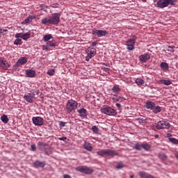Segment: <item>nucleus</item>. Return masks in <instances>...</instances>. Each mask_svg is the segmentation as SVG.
Returning <instances> with one entry per match:
<instances>
[{"label":"nucleus","mask_w":178,"mask_h":178,"mask_svg":"<svg viewBox=\"0 0 178 178\" xmlns=\"http://www.w3.org/2000/svg\"><path fill=\"white\" fill-rule=\"evenodd\" d=\"M134 175H131L130 176V178H134Z\"/></svg>","instance_id":"obj_53"},{"label":"nucleus","mask_w":178,"mask_h":178,"mask_svg":"<svg viewBox=\"0 0 178 178\" xmlns=\"http://www.w3.org/2000/svg\"><path fill=\"white\" fill-rule=\"evenodd\" d=\"M77 112L79 113L81 118H86L88 115V112L86 108H81V109H78Z\"/></svg>","instance_id":"obj_19"},{"label":"nucleus","mask_w":178,"mask_h":178,"mask_svg":"<svg viewBox=\"0 0 178 178\" xmlns=\"http://www.w3.org/2000/svg\"><path fill=\"white\" fill-rule=\"evenodd\" d=\"M76 170L87 175H90L92 174V172H94V170L92 168H90L89 166L86 165L76 166Z\"/></svg>","instance_id":"obj_7"},{"label":"nucleus","mask_w":178,"mask_h":178,"mask_svg":"<svg viewBox=\"0 0 178 178\" xmlns=\"http://www.w3.org/2000/svg\"><path fill=\"white\" fill-rule=\"evenodd\" d=\"M136 40L137 37H136V35H133L132 38L128 39V40H127L126 45L127 46V50H134V44H136Z\"/></svg>","instance_id":"obj_8"},{"label":"nucleus","mask_w":178,"mask_h":178,"mask_svg":"<svg viewBox=\"0 0 178 178\" xmlns=\"http://www.w3.org/2000/svg\"><path fill=\"white\" fill-rule=\"evenodd\" d=\"M121 89L118 86V85H115L113 88H112V91L113 92V93L115 94H118L120 93Z\"/></svg>","instance_id":"obj_26"},{"label":"nucleus","mask_w":178,"mask_h":178,"mask_svg":"<svg viewBox=\"0 0 178 178\" xmlns=\"http://www.w3.org/2000/svg\"><path fill=\"white\" fill-rule=\"evenodd\" d=\"M51 38H54V37L51 33H49L48 35H44L43 40H44V42H47V43H48V42H49V40H51Z\"/></svg>","instance_id":"obj_25"},{"label":"nucleus","mask_w":178,"mask_h":178,"mask_svg":"<svg viewBox=\"0 0 178 178\" xmlns=\"http://www.w3.org/2000/svg\"><path fill=\"white\" fill-rule=\"evenodd\" d=\"M160 67H161L163 71H168L169 70V65L168 63H164V62L161 63V64L160 65Z\"/></svg>","instance_id":"obj_24"},{"label":"nucleus","mask_w":178,"mask_h":178,"mask_svg":"<svg viewBox=\"0 0 178 178\" xmlns=\"http://www.w3.org/2000/svg\"><path fill=\"white\" fill-rule=\"evenodd\" d=\"M146 108L149 109L154 113V114H158V113L162 112V107L156 104L153 101H147Z\"/></svg>","instance_id":"obj_3"},{"label":"nucleus","mask_w":178,"mask_h":178,"mask_svg":"<svg viewBox=\"0 0 178 178\" xmlns=\"http://www.w3.org/2000/svg\"><path fill=\"white\" fill-rule=\"evenodd\" d=\"M166 136L168 137L169 140H170V138H172V134H167Z\"/></svg>","instance_id":"obj_49"},{"label":"nucleus","mask_w":178,"mask_h":178,"mask_svg":"<svg viewBox=\"0 0 178 178\" xmlns=\"http://www.w3.org/2000/svg\"><path fill=\"white\" fill-rule=\"evenodd\" d=\"M35 18L36 16L35 15H29L24 21L22 22V24H29V23H31L33 19H35Z\"/></svg>","instance_id":"obj_16"},{"label":"nucleus","mask_w":178,"mask_h":178,"mask_svg":"<svg viewBox=\"0 0 178 178\" xmlns=\"http://www.w3.org/2000/svg\"><path fill=\"white\" fill-rule=\"evenodd\" d=\"M115 106L121 109L122 108V106L120 104H115Z\"/></svg>","instance_id":"obj_48"},{"label":"nucleus","mask_w":178,"mask_h":178,"mask_svg":"<svg viewBox=\"0 0 178 178\" xmlns=\"http://www.w3.org/2000/svg\"><path fill=\"white\" fill-rule=\"evenodd\" d=\"M83 147L88 152H92L93 149L92 144L89 143L88 142H85Z\"/></svg>","instance_id":"obj_23"},{"label":"nucleus","mask_w":178,"mask_h":178,"mask_svg":"<svg viewBox=\"0 0 178 178\" xmlns=\"http://www.w3.org/2000/svg\"><path fill=\"white\" fill-rule=\"evenodd\" d=\"M47 45L48 47H56V44L55 42H54L53 41H50L47 42Z\"/></svg>","instance_id":"obj_40"},{"label":"nucleus","mask_w":178,"mask_h":178,"mask_svg":"<svg viewBox=\"0 0 178 178\" xmlns=\"http://www.w3.org/2000/svg\"><path fill=\"white\" fill-rule=\"evenodd\" d=\"M27 61L28 59L26 57H21L18 59V61H17L16 65L17 66H21V65L26 64Z\"/></svg>","instance_id":"obj_18"},{"label":"nucleus","mask_w":178,"mask_h":178,"mask_svg":"<svg viewBox=\"0 0 178 178\" xmlns=\"http://www.w3.org/2000/svg\"><path fill=\"white\" fill-rule=\"evenodd\" d=\"M174 46H168L167 50L169 52H175V49H174Z\"/></svg>","instance_id":"obj_37"},{"label":"nucleus","mask_w":178,"mask_h":178,"mask_svg":"<svg viewBox=\"0 0 178 178\" xmlns=\"http://www.w3.org/2000/svg\"><path fill=\"white\" fill-rule=\"evenodd\" d=\"M101 112L109 116L117 115L116 109H114V108L110 107V106H107L106 104H104V106H102Z\"/></svg>","instance_id":"obj_5"},{"label":"nucleus","mask_w":178,"mask_h":178,"mask_svg":"<svg viewBox=\"0 0 178 178\" xmlns=\"http://www.w3.org/2000/svg\"><path fill=\"white\" fill-rule=\"evenodd\" d=\"M121 99L120 97H117L115 96V97H113V100H115V101H120Z\"/></svg>","instance_id":"obj_47"},{"label":"nucleus","mask_w":178,"mask_h":178,"mask_svg":"<svg viewBox=\"0 0 178 178\" xmlns=\"http://www.w3.org/2000/svg\"><path fill=\"white\" fill-rule=\"evenodd\" d=\"M143 2H146L147 0H141Z\"/></svg>","instance_id":"obj_56"},{"label":"nucleus","mask_w":178,"mask_h":178,"mask_svg":"<svg viewBox=\"0 0 178 178\" xmlns=\"http://www.w3.org/2000/svg\"><path fill=\"white\" fill-rule=\"evenodd\" d=\"M64 178H72L70 175H64Z\"/></svg>","instance_id":"obj_51"},{"label":"nucleus","mask_w":178,"mask_h":178,"mask_svg":"<svg viewBox=\"0 0 178 178\" xmlns=\"http://www.w3.org/2000/svg\"><path fill=\"white\" fill-rule=\"evenodd\" d=\"M40 7H41V9H42V10H44V11H47V6H44V4H42L41 6H40Z\"/></svg>","instance_id":"obj_41"},{"label":"nucleus","mask_w":178,"mask_h":178,"mask_svg":"<svg viewBox=\"0 0 178 178\" xmlns=\"http://www.w3.org/2000/svg\"><path fill=\"white\" fill-rule=\"evenodd\" d=\"M33 165L35 168H44V166L46 165V163L40 162V161H35L33 163Z\"/></svg>","instance_id":"obj_20"},{"label":"nucleus","mask_w":178,"mask_h":178,"mask_svg":"<svg viewBox=\"0 0 178 178\" xmlns=\"http://www.w3.org/2000/svg\"><path fill=\"white\" fill-rule=\"evenodd\" d=\"M155 137L158 138V137H159V135L156 134V135H155Z\"/></svg>","instance_id":"obj_55"},{"label":"nucleus","mask_w":178,"mask_h":178,"mask_svg":"<svg viewBox=\"0 0 178 178\" xmlns=\"http://www.w3.org/2000/svg\"><path fill=\"white\" fill-rule=\"evenodd\" d=\"M60 13H52L51 16L42 18L41 22L42 24L44 25L58 24L60 23Z\"/></svg>","instance_id":"obj_1"},{"label":"nucleus","mask_w":178,"mask_h":178,"mask_svg":"<svg viewBox=\"0 0 178 178\" xmlns=\"http://www.w3.org/2000/svg\"><path fill=\"white\" fill-rule=\"evenodd\" d=\"M177 23H178V22H177Z\"/></svg>","instance_id":"obj_58"},{"label":"nucleus","mask_w":178,"mask_h":178,"mask_svg":"<svg viewBox=\"0 0 178 178\" xmlns=\"http://www.w3.org/2000/svg\"><path fill=\"white\" fill-rule=\"evenodd\" d=\"M32 121L35 126H42L44 123L43 118L40 116H34L32 118Z\"/></svg>","instance_id":"obj_10"},{"label":"nucleus","mask_w":178,"mask_h":178,"mask_svg":"<svg viewBox=\"0 0 178 178\" xmlns=\"http://www.w3.org/2000/svg\"><path fill=\"white\" fill-rule=\"evenodd\" d=\"M58 140H60V141H66L67 137H65V136L59 137Z\"/></svg>","instance_id":"obj_43"},{"label":"nucleus","mask_w":178,"mask_h":178,"mask_svg":"<svg viewBox=\"0 0 178 178\" xmlns=\"http://www.w3.org/2000/svg\"><path fill=\"white\" fill-rule=\"evenodd\" d=\"M159 159H162L163 161H165L168 159V156L165 154H159Z\"/></svg>","instance_id":"obj_35"},{"label":"nucleus","mask_w":178,"mask_h":178,"mask_svg":"<svg viewBox=\"0 0 178 178\" xmlns=\"http://www.w3.org/2000/svg\"><path fill=\"white\" fill-rule=\"evenodd\" d=\"M92 33L93 35H97V37H103L106 35L108 32L104 30H92Z\"/></svg>","instance_id":"obj_13"},{"label":"nucleus","mask_w":178,"mask_h":178,"mask_svg":"<svg viewBox=\"0 0 178 178\" xmlns=\"http://www.w3.org/2000/svg\"><path fill=\"white\" fill-rule=\"evenodd\" d=\"M31 37V32H27L26 33H22V40H27Z\"/></svg>","instance_id":"obj_28"},{"label":"nucleus","mask_w":178,"mask_h":178,"mask_svg":"<svg viewBox=\"0 0 178 178\" xmlns=\"http://www.w3.org/2000/svg\"><path fill=\"white\" fill-rule=\"evenodd\" d=\"M60 127H65L66 126V122H64L63 121H60L59 123Z\"/></svg>","instance_id":"obj_45"},{"label":"nucleus","mask_w":178,"mask_h":178,"mask_svg":"<svg viewBox=\"0 0 178 178\" xmlns=\"http://www.w3.org/2000/svg\"><path fill=\"white\" fill-rule=\"evenodd\" d=\"M0 67L3 70H8L10 67L8 60L4 57H0Z\"/></svg>","instance_id":"obj_11"},{"label":"nucleus","mask_w":178,"mask_h":178,"mask_svg":"<svg viewBox=\"0 0 178 178\" xmlns=\"http://www.w3.org/2000/svg\"><path fill=\"white\" fill-rule=\"evenodd\" d=\"M169 141L173 143V145H178V140L177 138L172 137V138H169Z\"/></svg>","instance_id":"obj_34"},{"label":"nucleus","mask_w":178,"mask_h":178,"mask_svg":"<svg viewBox=\"0 0 178 178\" xmlns=\"http://www.w3.org/2000/svg\"><path fill=\"white\" fill-rule=\"evenodd\" d=\"M15 37H16V38H23V33H16Z\"/></svg>","instance_id":"obj_42"},{"label":"nucleus","mask_w":178,"mask_h":178,"mask_svg":"<svg viewBox=\"0 0 178 178\" xmlns=\"http://www.w3.org/2000/svg\"><path fill=\"white\" fill-rule=\"evenodd\" d=\"M25 74L28 78H34L36 76V72L34 70H26Z\"/></svg>","instance_id":"obj_15"},{"label":"nucleus","mask_w":178,"mask_h":178,"mask_svg":"<svg viewBox=\"0 0 178 178\" xmlns=\"http://www.w3.org/2000/svg\"><path fill=\"white\" fill-rule=\"evenodd\" d=\"M160 83H163L167 86H169L170 85L172 84V81H170V80H165V79L160 80Z\"/></svg>","instance_id":"obj_29"},{"label":"nucleus","mask_w":178,"mask_h":178,"mask_svg":"<svg viewBox=\"0 0 178 178\" xmlns=\"http://www.w3.org/2000/svg\"><path fill=\"white\" fill-rule=\"evenodd\" d=\"M143 148L145 149L146 152H149L151 149V145L148 143H143Z\"/></svg>","instance_id":"obj_27"},{"label":"nucleus","mask_w":178,"mask_h":178,"mask_svg":"<svg viewBox=\"0 0 178 178\" xmlns=\"http://www.w3.org/2000/svg\"><path fill=\"white\" fill-rule=\"evenodd\" d=\"M109 68L106 67V72L108 71Z\"/></svg>","instance_id":"obj_54"},{"label":"nucleus","mask_w":178,"mask_h":178,"mask_svg":"<svg viewBox=\"0 0 178 178\" xmlns=\"http://www.w3.org/2000/svg\"><path fill=\"white\" fill-rule=\"evenodd\" d=\"M135 83L138 85V86L141 87V86H143L145 81L143 79L137 78L135 79Z\"/></svg>","instance_id":"obj_22"},{"label":"nucleus","mask_w":178,"mask_h":178,"mask_svg":"<svg viewBox=\"0 0 178 178\" xmlns=\"http://www.w3.org/2000/svg\"><path fill=\"white\" fill-rule=\"evenodd\" d=\"M97 42H92L91 44V47H95L97 45Z\"/></svg>","instance_id":"obj_50"},{"label":"nucleus","mask_w":178,"mask_h":178,"mask_svg":"<svg viewBox=\"0 0 178 178\" xmlns=\"http://www.w3.org/2000/svg\"><path fill=\"white\" fill-rule=\"evenodd\" d=\"M43 50H49V45L47 42L46 45H43Z\"/></svg>","instance_id":"obj_46"},{"label":"nucleus","mask_w":178,"mask_h":178,"mask_svg":"<svg viewBox=\"0 0 178 178\" xmlns=\"http://www.w3.org/2000/svg\"><path fill=\"white\" fill-rule=\"evenodd\" d=\"M95 54H97V50H95V49H92V50H90V51L89 53H88V54L86 57V60L89 61L90 59H91V58H92V57H94V56H95Z\"/></svg>","instance_id":"obj_17"},{"label":"nucleus","mask_w":178,"mask_h":178,"mask_svg":"<svg viewBox=\"0 0 178 178\" xmlns=\"http://www.w3.org/2000/svg\"><path fill=\"white\" fill-rule=\"evenodd\" d=\"M37 94H39V90H38Z\"/></svg>","instance_id":"obj_57"},{"label":"nucleus","mask_w":178,"mask_h":178,"mask_svg":"<svg viewBox=\"0 0 178 178\" xmlns=\"http://www.w3.org/2000/svg\"><path fill=\"white\" fill-rule=\"evenodd\" d=\"M47 74L49 76H54V74H55V70H49L48 72H47Z\"/></svg>","instance_id":"obj_38"},{"label":"nucleus","mask_w":178,"mask_h":178,"mask_svg":"<svg viewBox=\"0 0 178 178\" xmlns=\"http://www.w3.org/2000/svg\"><path fill=\"white\" fill-rule=\"evenodd\" d=\"M177 0H159L156 3V6L158 8L163 9L169 6H175V3H177Z\"/></svg>","instance_id":"obj_6"},{"label":"nucleus","mask_w":178,"mask_h":178,"mask_svg":"<svg viewBox=\"0 0 178 178\" xmlns=\"http://www.w3.org/2000/svg\"><path fill=\"white\" fill-rule=\"evenodd\" d=\"M139 176H140L142 178H156V177L152 176V175H149V173L145 172H139Z\"/></svg>","instance_id":"obj_21"},{"label":"nucleus","mask_w":178,"mask_h":178,"mask_svg":"<svg viewBox=\"0 0 178 178\" xmlns=\"http://www.w3.org/2000/svg\"><path fill=\"white\" fill-rule=\"evenodd\" d=\"M92 131L94 132V133H98V131H99V128H98V127H97V126H92Z\"/></svg>","instance_id":"obj_39"},{"label":"nucleus","mask_w":178,"mask_h":178,"mask_svg":"<svg viewBox=\"0 0 178 178\" xmlns=\"http://www.w3.org/2000/svg\"><path fill=\"white\" fill-rule=\"evenodd\" d=\"M143 148V143L142 144L136 143L134 145V149H136V150H142Z\"/></svg>","instance_id":"obj_31"},{"label":"nucleus","mask_w":178,"mask_h":178,"mask_svg":"<svg viewBox=\"0 0 178 178\" xmlns=\"http://www.w3.org/2000/svg\"><path fill=\"white\" fill-rule=\"evenodd\" d=\"M175 157H177V159H178V152H175Z\"/></svg>","instance_id":"obj_52"},{"label":"nucleus","mask_w":178,"mask_h":178,"mask_svg":"<svg viewBox=\"0 0 178 178\" xmlns=\"http://www.w3.org/2000/svg\"><path fill=\"white\" fill-rule=\"evenodd\" d=\"M14 44H15V45H22V39H20V38H17V39H15V42H14Z\"/></svg>","instance_id":"obj_33"},{"label":"nucleus","mask_w":178,"mask_h":178,"mask_svg":"<svg viewBox=\"0 0 178 178\" xmlns=\"http://www.w3.org/2000/svg\"><path fill=\"white\" fill-rule=\"evenodd\" d=\"M77 108H78L77 101L73 100L72 99L67 101L65 106V111L68 114H70V113L74 112Z\"/></svg>","instance_id":"obj_2"},{"label":"nucleus","mask_w":178,"mask_h":178,"mask_svg":"<svg viewBox=\"0 0 178 178\" xmlns=\"http://www.w3.org/2000/svg\"><path fill=\"white\" fill-rule=\"evenodd\" d=\"M138 58H139V60L142 61V63H147V61H148L151 57L149 53H144L143 54H141L140 56H139Z\"/></svg>","instance_id":"obj_14"},{"label":"nucleus","mask_w":178,"mask_h":178,"mask_svg":"<svg viewBox=\"0 0 178 178\" xmlns=\"http://www.w3.org/2000/svg\"><path fill=\"white\" fill-rule=\"evenodd\" d=\"M1 120L3 123H8L9 121V118L5 114L1 117Z\"/></svg>","instance_id":"obj_30"},{"label":"nucleus","mask_w":178,"mask_h":178,"mask_svg":"<svg viewBox=\"0 0 178 178\" xmlns=\"http://www.w3.org/2000/svg\"><path fill=\"white\" fill-rule=\"evenodd\" d=\"M35 95V93H26L24 96V99L27 102H29V104H33V99Z\"/></svg>","instance_id":"obj_12"},{"label":"nucleus","mask_w":178,"mask_h":178,"mask_svg":"<svg viewBox=\"0 0 178 178\" xmlns=\"http://www.w3.org/2000/svg\"><path fill=\"white\" fill-rule=\"evenodd\" d=\"M170 127V123L168 121H159L156 124L157 129H168Z\"/></svg>","instance_id":"obj_9"},{"label":"nucleus","mask_w":178,"mask_h":178,"mask_svg":"<svg viewBox=\"0 0 178 178\" xmlns=\"http://www.w3.org/2000/svg\"><path fill=\"white\" fill-rule=\"evenodd\" d=\"M124 164H123V162H119L118 165L115 166L116 169H122V168H124Z\"/></svg>","instance_id":"obj_36"},{"label":"nucleus","mask_w":178,"mask_h":178,"mask_svg":"<svg viewBox=\"0 0 178 178\" xmlns=\"http://www.w3.org/2000/svg\"><path fill=\"white\" fill-rule=\"evenodd\" d=\"M38 145L41 149H43L47 146V144L43 143V142H38Z\"/></svg>","instance_id":"obj_32"},{"label":"nucleus","mask_w":178,"mask_h":178,"mask_svg":"<svg viewBox=\"0 0 178 178\" xmlns=\"http://www.w3.org/2000/svg\"><path fill=\"white\" fill-rule=\"evenodd\" d=\"M31 149L33 150V152H35V150H36V145H35V144H32Z\"/></svg>","instance_id":"obj_44"},{"label":"nucleus","mask_w":178,"mask_h":178,"mask_svg":"<svg viewBox=\"0 0 178 178\" xmlns=\"http://www.w3.org/2000/svg\"><path fill=\"white\" fill-rule=\"evenodd\" d=\"M97 155L103 157H114V156H118V152L115 150H111V149H104L97 152Z\"/></svg>","instance_id":"obj_4"}]
</instances>
